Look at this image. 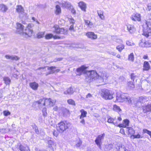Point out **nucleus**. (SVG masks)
Listing matches in <instances>:
<instances>
[{
  "label": "nucleus",
  "instance_id": "f257e3e1",
  "mask_svg": "<svg viewBox=\"0 0 151 151\" xmlns=\"http://www.w3.org/2000/svg\"><path fill=\"white\" fill-rule=\"evenodd\" d=\"M32 24H29L25 29H24V26L20 23H17V32L22 37L27 38L30 37L33 34V31L31 29L29 28L31 27Z\"/></svg>",
  "mask_w": 151,
  "mask_h": 151
},
{
  "label": "nucleus",
  "instance_id": "f03ea898",
  "mask_svg": "<svg viewBox=\"0 0 151 151\" xmlns=\"http://www.w3.org/2000/svg\"><path fill=\"white\" fill-rule=\"evenodd\" d=\"M115 102H127L129 104L132 103V99L126 93H116V99Z\"/></svg>",
  "mask_w": 151,
  "mask_h": 151
},
{
  "label": "nucleus",
  "instance_id": "7ed1b4c3",
  "mask_svg": "<svg viewBox=\"0 0 151 151\" xmlns=\"http://www.w3.org/2000/svg\"><path fill=\"white\" fill-rule=\"evenodd\" d=\"M70 123L67 121H62L56 125V128L59 132L62 133L70 126Z\"/></svg>",
  "mask_w": 151,
  "mask_h": 151
},
{
  "label": "nucleus",
  "instance_id": "20e7f679",
  "mask_svg": "<svg viewBox=\"0 0 151 151\" xmlns=\"http://www.w3.org/2000/svg\"><path fill=\"white\" fill-rule=\"evenodd\" d=\"M113 93L111 91L104 89L101 90V96L105 99H111L113 98Z\"/></svg>",
  "mask_w": 151,
  "mask_h": 151
},
{
  "label": "nucleus",
  "instance_id": "39448f33",
  "mask_svg": "<svg viewBox=\"0 0 151 151\" xmlns=\"http://www.w3.org/2000/svg\"><path fill=\"white\" fill-rule=\"evenodd\" d=\"M150 26V23L147 21H145V23L143 25V34L147 37L150 35H151V29Z\"/></svg>",
  "mask_w": 151,
  "mask_h": 151
},
{
  "label": "nucleus",
  "instance_id": "423d86ee",
  "mask_svg": "<svg viewBox=\"0 0 151 151\" xmlns=\"http://www.w3.org/2000/svg\"><path fill=\"white\" fill-rule=\"evenodd\" d=\"M85 76L91 81L93 79H96L99 78L98 74L95 70H92L87 73Z\"/></svg>",
  "mask_w": 151,
  "mask_h": 151
},
{
  "label": "nucleus",
  "instance_id": "0eeeda50",
  "mask_svg": "<svg viewBox=\"0 0 151 151\" xmlns=\"http://www.w3.org/2000/svg\"><path fill=\"white\" fill-rule=\"evenodd\" d=\"M56 67L55 66H51L50 67H41L39 68L38 69L39 70L41 69H45V70L47 71V72L46 73V74L47 75L49 74L53 73L55 72H58L60 71L59 69H56Z\"/></svg>",
  "mask_w": 151,
  "mask_h": 151
},
{
  "label": "nucleus",
  "instance_id": "6e6552de",
  "mask_svg": "<svg viewBox=\"0 0 151 151\" xmlns=\"http://www.w3.org/2000/svg\"><path fill=\"white\" fill-rule=\"evenodd\" d=\"M87 67L85 65H82L81 67L78 68L76 70L77 74L80 75L83 73H87L86 69Z\"/></svg>",
  "mask_w": 151,
  "mask_h": 151
},
{
  "label": "nucleus",
  "instance_id": "1a4fd4ad",
  "mask_svg": "<svg viewBox=\"0 0 151 151\" xmlns=\"http://www.w3.org/2000/svg\"><path fill=\"white\" fill-rule=\"evenodd\" d=\"M86 36L89 39L92 40H95L97 38V35L94 32H88L86 33Z\"/></svg>",
  "mask_w": 151,
  "mask_h": 151
},
{
  "label": "nucleus",
  "instance_id": "9d476101",
  "mask_svg": "<svg viewBox=\"0 0 151 151\" xmlns=\"http://www.w3.org/2000/svg\"><path fill=\"white\" fill-rule=\"evenodd\" d=\"M105 135L104 133H103L99 135L96 138L95 140V142L98 146H100L101 144V141L104 139Z\"/></svg>",
  "mask_w": 151,
  "mask_h": 151
},
{
  "label": "nucleus",
  "instance_id": "9b49d317",
  "mask_svg": "<svg viewBox=\"0 0 151 151\" xmlns=\"http://www.w3.org/2000/svg\"><path fill=\"white\" fill-rule=\"evenodd\" d=\"M55 31L54 32L56 33L64 34L66 32V30L63 28H60L59 26L57 25H54V27Z\"/></svg>",
  "mask_w": 151,
  "mask_h": 151
},
{
  "label": "nucleus",
  "instance_id": "f8f14e48",
  "mask_svg": "<svg viewBox=\"0 0 151 151\" xmlns=\"http://www.w3.org/2000/svg\"><path fill=\"white\" fill-rule=\"evenodd\" d=\"M55 101L54 100H52L51 99H45V106H52L54 105Z\"/></svg>",
  "mask_w": 151,
  "mask_h": 151
},
{
  "label": "nucleus",
  "instance_id": "ddd939ff",
  "mask_svg": "<svg viewBox=\"0 0 151 151\" xmlns=\"http://www.w3.org/2000/svg\"><path fill=\"white\" fill-rule=\"evenodd\" d=\"M99 78H98L101 79L103 81L105 82L107 79V77L106 73L105 72L100 73L98 74Z\"/></svg>",
  "mask_w": 151,
  "mask_h": 151
},
{
  "label": "nucleus",
  "instance_id": "4468645a",
  "mask_svg": "<svg viewBox=\"0 0 151 151\" xmlns=\"http://www.w3.org/2000/svg\"><path fill=\"white\" fill-rule=\"evenodd\" d=\"M141 17L140 14L136 13L133 14L131 18L133 21H140L141 20Z\"/></svg>",
  "mask_w": 151,
  "mask_h": 151
},
{
  "label": "nucleus",
  "instance_id": "2eb2a0df",
  "mask_svg": "<svg viewBox=\"0 0 151 151\" xmlns=\"http://www.w3.org/2000/svg\"><path fill=\"white\" fill-rule=\"evenodd\" d=\"M16 11L19 14V15L21 14L25 15L24 9L21 5H17L16 8Z\"/></svg>",
  "mask_w": 151,
  "mask_h": 151
},
{
  "label": "nucleus",
  "instance_id": "dca6fc26",
  "mask_svg": "<svg viewBox=\"0 0 151 151\" xmlns=\"http://www.w3.org/2000/svg\"><path fill=\"white\" fill-rule=\"evenodd\" d=\"M139 45L143 47H151V42L148 41L143 42L141 41L139 44Z\"/></svg>",
  "mask_w": 151,
  "mask_h": 151
},
{
  "label": "nucleus",
  "instance_id": "f3484780",
  "mask_svg": "<svg viewBox=\"0 0 151 151\" xmlns=\"http://www.w3.org/2000/svg\"><path fill=\"white\" fill-rule=\"evenodd\" d=\"M143 109L144 113L151 111V103L148 104L147 105L143 106Z\"/></svg>",
  "mask_w": 151,
  "mask_h": 151
},
{
  "label": "nucleus",
  "instance_id": "a211bd4d",
  "mask_svg": "<svg viewBox=\"0 0 151 151\" xmlns=\"http://www.w3.org/2000/svg\"><path fill=\"white\" fill-rule=\"evenodd\" d=\"M127 29L129 32L131 33H133L135 31V29L133 25L127 24Z\"/></svg>",
  "mask_w": 151,
  "mask_h": 151
},
{
  "label": "nucleus",
  "instance_id": "6ab92c4d",
  "mask_svg": "<svg viewBox=\"0 0 151 151\" xmlns=\"http://www.w3.org/2000/svg\"><path fill=\"white\" fill-rule=\"evenodd\" d=\"M29 85L31 88L34 90H37L39 86L38 84L35 82L30 83Z\"/></svg>",
  "mask_w": 151,
  "mask_h": 151
},
{
  "label": "nucleus",
  "instance_id": "aec40b11",
  "mask_svg": "<svg viewBox=\"0 0 151 151\" xmlns=\"http://www.w3.org/2000/svg\"><path fill=\"white\" fill-rule=\"evenodd\" d=\"M129 121L127 119H126L123 120L122 124H120L119 125L120 127H125L127 126H128L129 125Z\"/></svg>",
  "mask_w": 151,
  "mask_h": 151
},
{
  "label": "nucleus",
  "instance_id": "412c9836",
  "mask_svg": "<svg viewBox=\"0 0 151 151\" xmlns=\"http://www.w3.org/2000/svg\"><path fill=\"white\" fill-rule=\"evenodd\" d=\"M78 5L82 10L86 12V5L85 3L82 1L78 3Z\"/></svg>",
  "mask_w": 151,
  "mask_h": 151
},
{
  "label": "nucleus",
  "instance_id": "4be33fe9",
  "mask_svg": "<svg viewBox=\"0 0 151 151\" xmlns=\"http://www.w3.org/2000/svg\"><path fill=\"white\" fill-rule=\"evenodd\" d=\"M150 68V66L149 63L147 61H145L143 64V70H148Z\"/></svg>",
  "mask_w": 151,
  "mask_h": 151
},
{
  "label": "nucleus",
  "instance_id": "5701e85b",
  "mask_svg": "<svg viewBox=\"0 0 151 151\" xmlns=\"http://www.w3.org/2000/svg\"><path fill=\"white\" fill-rule=\"evenodd\" d=\"M97 13L98 16L101 19L104 20L105 19V16L104 15V13L102 11H97Z\"/></svg>",
  "mask_w": 151,
  "mask_h": 151
},
{
  "label": "nucleus",
  "instance_id": "b1692460",
  "mask_svg": "<svg viewBox=\"0 0 151 151\" xmlns=\"http://www.w3.org/2000/svg\"><path fill=\"white\" fill-rule=\"evenodd\" d=\"M148 98L146 97L141 96L139 98V101L140 102L144 103L148 101Z\"/></svg>",
  "mask_w": 151,
  "mask_h": 151
},
{
  "label": "nucleus",
  "instance_id": "393cba45",
  "mask_svg": "<svg viewBox=\"0 0 151 151\" xmlns=\"http://www.w3.org/2000/svg\"><path fill=\"white\" fill-rule=\"evenodd\" d=\"M113 109L114 111L117 112L119 113H121V109L119 106L116 105H114Z\"/></svg>",
  "mask_w": 151,
  "mask_h": 151
},
{
  "label": "nucleus",
  "instance_id": "a878e982",
  "mask_svg": "<svg viewBox=\"0 0 151 151\" xmlns=\"http://www.w3.org/2000/svg\"><path fill=\"white\" fill-rule=\"evenodd\" d=\"M8 10L7 7L3 4H0V10L2 12H6Z\"/></svg>",
  "mask_w": 151,
  "mask_h": 151
},
{
  "label": "nucleus",
  "instance_id": "bb28decb",
  "mask_svg": "<svg viewBox=\"0 0 151 151\" xmlns=\"http://www.w3.org/2000/svg\"><path fill=\"white\" fill-rule=\"evenodd\" d=\"M52 37H53L54 39H56L58 38L56 36H53L52 34H47L45 36V38L46 39H49Z\"/></svg>",
  "mask_w": 151,
  "mask_h": 151
},
{
  "label": "nucleus",
  "instance_id": "cd10ccee",
  "mask_svg": "<svg viewBox=\"0 0 151 151\" xmlns=\"http://www.w3.org/2000/svg\"><path fill=\"white\" fill-rule=\"evenodd\" d=\"M127 85L128 87L130 89H133L134 87V85L133 81H128Z\"/></svg>",
  "mask_w": 151,
  "mask_h": 151
},
{
  "label": "nucleus",
  "instance_id": "c85d7f7f",
  "mask_svg": "<svg viewBox=\"0 0 151 151\" xmlns=\"http://www.w3.org/2000/svg\"><path fill=\"white\" fill-rule=\"evenodd\" d=\"M12 71L14 72V73L12 74V76L15 78H17L18 76L19 75V73L17 70L15 68H14L12 70Z\"/></svg>",
  "mask_w": 151,
  "mask_h": 151
},
{
  "label": "nucleus",
  "instance_id": "c756f323",
  "mask_svg": "<svg viewBox=\"0 0 151 151\" xmlns=\"http://www.w3.org/2000/svg\"><path fill=\"white\" fill-rule=\"evenodd\" d=\"M80 112L81 113V114L80 116V119H82V118H83L86 116V115L87 113L86 111L82 109L81 110Z\"/></svg>",
  "mask_w": 151,
  "mask_h": 151
},
{
  "label": "nucleus",
  "instance_id": "7c9ffc66",
  "mask_svg": "<svg viewBox=\"0 0 151 151\" xmlns=\"http://www.w3.org/2000/svg\"><path fill=\"white\" fill-rule=\"evenodd\" d=\"M84 22L85 24L87 25L88 27L91 28L93 27V23L90 21L87 20H85Z\"/></svg>",
  "mask_w": 151,
  "mask_h": 151
},
{
  "label": "nucleus",
  "instance_id": "2f4dec72",
  "mask_svg": "<svg viewBox=\"0 0 151 151\" xmlns=\"http://www.w3.org/2000/svg\"><path fill=\"white\" fill-rule=\"evenodd\" d=\"M21 151H30L28 147H24L22 145H20L19 147Z\"/></svg>",
  "mask_w": 151,
  "mask_h": 151
},
{
  "label": "nucleus",
  "instance_id": "473e14b6",
  "mask_svg": "<svg viewBox=\"0 0 151 151\" xmlns=\"http://www.w3.org/2000/svg\"><path fill=\"white\" fill-rule=\"evenodd\" d=\"M4 81L6 84H9L11 81V80L9 78L7 77H5L4 78Z\"/></svg>",
  "mask_w": 151,
  "mask_h": 151
},
{
  "label": "nucleus",
  "instance_id": "72a5a7b5",
  "mask_svg": "<svg viewBox=\"0 0 151 151\" xmlns=\"http://www.w3.org/2000/svg\"><path fill=\"white\" fill-rule=\"evenodd\" d=\"M62 5L63 6L65 7H69L70 6L71 4L69 2L63 1Z\"/></svg>",
  "mask_w": 151,
  "mask_h": 151
},
{
  "label": "nucleus",
  "instance_id": "f704fd0d",
  "mask_svg": "<svg viewBox=\"0 0 151 151\" xmlns=\"http://www.w3.org/2000/svg\"><path fill=\"white\" fill-rule=\"evenodd\" d=\"M118 151H130L126 149L125 146L124 145H121L119 146Z\"/></svg>",
  "mask_w": 151,
  "mask_h": 151
},
{
  "label": "nucleus",
  "instance_id": "c9c22d12",
  "mask_svg": "<svg viewBox=\"0 0 151 151\" xmlns=\"http://www.w3.org/2000/svg\"><path fill=\"white\" fill-rule=\"evenodd\" d=\"M128 59L129 60L131 61L132 62H133L134 61V54L133 53H131L128 55Z\"/></svg>",
  "mask_w": 151,
  "mask_h": 151
},
{
  "label": "nucleus",
  "instance_id": "e433bc0d",
  "mask_svg": "<svg viewBox=\"0 0 151 151\" xmlns=\"http://www.w3.org/2000/svg\"><path fill=\"white\" fill-rule=\"evenodd\" d=\"M124 45L123 44H121L117 46L116 47V48L119 51L121 52L123 49L124 48Z\"/></svg>",
  "mask_w": 151,
  "mask_h": 151
},
{
  "label": "nucleus",
  "instance_id": "4c0bfd02",
  "mask_svg": "<svg viewBox=\"0 0 151 151\" xmlns=\"http://www.w3.org/2000/svg\"><path fill=\"white\" fill-rule=\"evenodd\" d=\"M39 104H42L45 106V99L43 98L42 99H40L37 102Z\"/></svg>",
  "mask_w": 151,
  "mask_h": 151
},
{
  "label": "nucleus",
  "instance_id": "58836bf2",
  "mask_svg": "<svg viewBox=\"0 0 151 151\" xmlns=\"http://www.w3.org/2000/svg\"><path fill=\"white\" fill-rule=\"evenodd\" d=\"M56 10L55 14H59L61 13V9L59 6L57 5L56 7Z\"/></svg>",
  "mask_w": 151,
  "mask_h": 151
},
{
  "label": "nucleus",
  "instance_id": "ea45409f",
  "mask_svg": "<svg viewBox=\"0 0 151 151\" xmlns=\"http://www.w3.org/2000/svg\"><path fill=\"white\" fill-rule=\"evenodd\" d=\"M67 18L68 19V20L70 23H72L73 24L75 23V20L71 17H67Z\"/></svg>",
  "mask_w": 151,
  "mask_h": 151
},
{
  "label": "nucleus",
  "instance_id": "a19ab883",
  "mask_svg": "<svg viewBox=\"0 0 151 151\" xmlns=\"http://www.w3.org/2000/svg\"><path fill=\"white\" fill-rule=\"evenodd\" d=\"M143 132L144 133H146L148 134L151 138V131L146 129H144L143 130Z\"/></svg>",
  "mask_w": 151,
  "mask_h": 151
},
{
  "label": "nucleus",
  "instance_id": "79ce46f5",
  "mask_svg": "<svg viewBox=\"0 0 151 151\" xmlns=\"http://www.w3.org/2000/svg\"><path fill=\"white\" fill-rule=\"evenodd\" d=\"M108 122L109 123H111L113 124H115V123L114 122V119L111 118V117H109L108 118Z\"/></svg>",
  "mask_w": 151,
  "mask_h": 151
},
{
  "label": "nucleus",
  "instance_id": "37998d69",
  "mask_svg": "<svg viewBox=\"0 0 151 151\" xmlns=\"http://www.w3.org/2000/svg\"><path fill=\"white\" fill-rule=\"evenodd\" d=\"M128 132L129 134H134V131L133 129L131 127H128Z\"/></svg>",
  "mask_w": 151,
  "mask_h": 151
},
{
  "label": "nucleus",
  "instance_id": "c03bdc74",
  "mask_svg": "<svg viewBox=\"0 0 151 151\" xmlns=\"http://www.w3.org/2000/svg\"><path fill=\"white\" fill-rule=\"evenodd\" d=\"M44 32H40L37 34V37L38 38H41L44 37Z\"/></svg>",
  "mask_w": 151,
  "mask_h": 151
},
{
  "label": "nucleus",
  "instance_id": "a18cd8bd",
  "mask_svg": "<svg viewBox=\"0 0 151 151\" xmlns=\"http://www.w3.org/2000/svg\"><path fill=\"white\" fill-rule=\"evenodd\" d=\"M68 103L72 105H75V101L72 99H69L67 101Z\"/></svg>",
  "mask_w": 151,
  "mask_h": 151
},
{
  "label": "nucleus",
  "instance_id": "49530a36",
  "mask_svg": "<svg viewBox=\"0 0 151 151\" xmlns=\"http://www.w3.org/2000/svg\"><path fill=\"white\" fill-rule=\"evenodd\" d=\"M42 112L43 114V115L45 116H46L47 115V112H46V108H43L42 110Z\"/></svg>",
  "mask_w": 151,
  "mask_h": 151
},
{
  "label": "nucleus",
  "instance_id": "de8ad7c7",
  "mask_svg": "<svg viewBox=\"0 0 151 151\" xmlns=\"http://www.w3.org/2000/svg\"><path fill=\"white\" fill-rule=\"evenodd\" d=\"M19 58L17 56L12 55L11 60H19Z\"/></svg>",
  "mask_w": 151,
  "mask_h": 151
},
{
  "label": "nucleus",
  "instance_id": "09e8293b",
  "mask_svg": "<svg viewBox=\"0 0 151 151\" xmlns=\"http://www.w3.org/2000/svg\"><path fill=\"white\" fill-rule=\"evenodd\" d=\"M67 91H68V93H69V94H72L74 92L72 88H68L67 89Z\"/></svg>",
  "mask_w": 151,
  "mask_h": 151
},
{
  "label": "nucleus",
  "instance_id": "8fccbe9b",
  "mask_svg": "<svg viewBox=\"0 0 151 151\" xmlns=\"http://www.w3.org/2000/svg\"><path fill=\"white\" fill-rule=\"evenodd\" d=\"M3 114L5 116H7L10 115V112L8 110H5L3 111Z\"/></svg>",
  "mask_w": 151,
  "mask_h": 151
},
{
  "label": "nucleus",
  "instance_id": "3c124183",
  "mask_svg": "<svg viewBox=\"0 0 151 151\" xmlns=\"http://www.w3.org/2000/svg\"><path fill=\"white\" fill-rule=\"evenodd\" d=\"M131 136L133 137V138H139L141 137V135L139 134L132 135Z\"/></svg>",
  "mask_w": 151,
  "mask_h": 151
},
{
  "label": "nucleus",
  "instance_id": "603ef678",
  "mask_svg": "<svg viewBox=\"0 0 151 151\" xmlns=\"http://www.w3.org/2000/svg\"><path fill=\"white\" fill-rule=\"evenodd\" d=\"M12 55H6L5 56V58L8 59L12 60Z\"/></svg>",
  "mask_w": 151,
  "mask_h": 151
},
{
  "label": "nucleus",
  "instance_id": "864d4df0",
  "mask_svg": "<svg viewBox=\"0 0 151 151\" xmlns=\"http://www.w3.org/2000/svg\"><path fill=\"white\" fill-rule=\"evenodd\" d=\"M113 147V145L111 144H109L107 146H106V148H107L108 149H110Z\"/></svg>",
  "mask_w": 151,
  "mask_h": 151
},
{
  "label": "nucleus",
  "instance_id": "5fc2aeb1",
  "mask_svg": "<svg viewBox=\"0 0 151 151\" xmlns=\"http://www.w3.org/2000/svg\"><path fill=\"white\" fill-rule=\"evenodd\" d=\"M147 7L148 11H150L151 10V3L147 4Z\"/></svg>",
  "mask_w": 151,
  "mask_h": 151
},
{
  "label": "nucleus",
  "instance_id": "6e6d98bb",
  "mask_svg": "<svg viewBox=\"0 0 151 151\" xmlns=\"http://www.w3.org/2000/svg\"><path fill=\"white\" fill-rule=\"evenodd\" d=\"M64 114L65 115L67 114H69V111L68 110L66 109H64Z\"/></svg>",
  "mask_w": 151,
  "mask_h": 151
},
{
  "label": "nucleus",
  "instance_id": "4d7b16f0",
  "mask_svg": "<svg viewBox=\"0 0 151 151\" xmlns=\"http://www.w3.org/2000/svg\"><path fill=\"white\" fill-rule=\"evenodd\" d=\"M135 75L134 74L132 73L131 75V78L133 81H134Z\"/></svg>",
  "mask_w": 151,
  "mask_h": 151
},
{
  "label": "nucleus",
  "instance_id": "13d9d810",
  "mask_svg": "<svg viewBox=\"0 0 151 151\" xmlns=\"http://www.w3.org/2000/svg\"><path fill=\"white\" fill-rule=\"evenodd\" d=\"M82 142L81 140H80L79 142L76 144V146L78 147H80L82 144Z\"/></svg>",
  "mask_w": 151,
  "mask_h": 151
},
{
  "label": "nucleus",
  "instance_id": "bf43d9fd",
  "mask_svg": "<svg viewBox=\"0 0 151 151\" xmlns=\"http://www.w3.org/2000/svg\"><path fill=\"white\" fill-rule=\"evenodd\" d=\"M126 44L128 45H134L132 43H131L130 41H128L126 42Z\"/></svg>",
  "mask_w": 151,
  "mask_h": 151
},
{
  "label": "nucleus",
  "instance_id": "052dcab7",
  "mask_svg": "<svg viewBox=\"0 0 151 151\" xmlns=\"http://www.w3.org/2000/svg\"><path fill=\"white\" fill-rule=\"evenodd\" d=\"M53 135L54 136H55V137H57L58 135V133L55 131L53 132Z\"/></svg>",
  "mask_w": 151,
  "mask_h": 151
},
{
  "label": "nucleus",
  "instance_id": "680f3d73",
  "mask_svg": "<svg viewBox=\"0 0 151 151\" xmlns=\"http://www.w3.org/2000/svg\"><path fill=\"white\" fill-rule=\"evenodd\" d=\"M93 115L96 118H98L99 116V114L96 113H94L93 114Z\"/></svg>",
  "mask_w": 151,
  "mask_h": 151
},
{
  "label": "nucleus",
  "instance_id": "e2e57ef3",
  "mask_svg": "<svg viewBox=\"0 0 151 151\" xmlns=\"http://www.w3.org/2000/svg\"><path fill=\"white\" fill-rule=\"evenodd\" d=\"M92 96L91 95V94L89 93L87 95L86 97V98H88L91 97Z\"/></svg>",
  "mask_w": 151,
  "mask_h": 151
},
{
  "label": "nucleus",
  "instance_id": "0e129e2a",
  "mask_svg": "<svg viewBox=\"0 0 151 151\" xmlns=\"http://www.w3.org/2000/svg\"><path fill=\"white\" fill-rule=\"evenodd\" d=\"M109 53L110 54L113 55H116V53L114 52H109Z\"/></svg>",
  "mask_w": 151,
  "mask_h": 151
},
{
  "label": "nucleus",
  "instance_id": "69168bd1",
  "mask_svg": "<svg viewBox=\"0 0 151 151\" xmlns=\"http://www.w3.org/2000/svg\"><path fill=\"white\" fill-rule=\"evenodd\" d=\"M81 121H80L81 123H82V124H85V120L83 118H82Z\"/></svg>",
  "mask_w": 151,
  "mask_h": 151
},
{
  "label": "nucleus",
  "instance_id": "338daca9",
  "mask_svg": "<svg viewBox=\"0 0 151 151\" xmlns=\"http://www.w3.org/2000/svg\"><path fill=\"white\" fill-rule=\"evenodd\" d=\"M143 57L145 59H147L148 58V56L147 55H144Z\"/></svg>",
  "mask_w": 151,
  "mask_h": 151
},
{
  "label": "nucleus",
  "instance_id": "774afa93",
  "mask_svg": "<svg viewBox=\"0 0 151 151\" xmlns=\"http://www.w3.org/2000/svg\"><path fill=\"white\" fill-rule=\"evenodd\" d=\"M69 29L70 30H72L73 29V24L71 25Z\"/></svg>",
  "mask_w": 151,
  "mask_h": 151
}]
</instances>
